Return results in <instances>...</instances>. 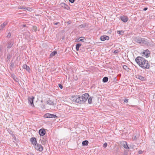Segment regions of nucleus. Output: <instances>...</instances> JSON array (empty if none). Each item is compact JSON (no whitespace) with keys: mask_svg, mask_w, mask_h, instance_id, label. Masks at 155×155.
Masks as SVG:
<instances>
[{"mask_svg":"<svg viewBox=\"0 0 155 155\" xmlns=\"http://www.w3.org/2000/svg\"><path fill=\"white\" fill-rule=\"evenodd\" d=\"M123 155H127V153L126 152H124Z\"/></svg>","mask_w":155,"mask_h":155,"instance_id":"47","label":"nucleus"},{"mask_svg":"<svg viewBox=\"0 0 155 155\" xmlns=\"http://www.w3.org/2000/svg\"><path fill=\"white\" fill-rule=\"evenodd\" d=\"M34 147L37 150L40 152L42 151L43 149V147L38 143L35 144V145H34Z\"/></svg>","mask_w":155,"mask_h":155,"instance_id":"3","label":"nucleus"},{"mask_svg":"<svg viewBox=\"0 0 155 155\" xmlns=\"http://www.w3.org/2000/svg\"><path fill=\"white\" fill-rule=\"evenodd\" d=\"M15 81H17V80H15Z\"/></svg>","mask_w":155,"mask_h":155,"instance_id":"50","label":"nucleus"},{"mask_svg":"<svg viewBox=\"0 0 155 155\" xmlns=\"http://www.w3.org/2000/svg\"><path fill=\"white\" fill-rule=\"evenodd\" d=\"M60 5L61 7L67 10H69L70 8V7L64 3H61L60 4Z\"/></svg>","mask_w":155,"mask_h":155,"instance_id":"8","label":"nucleus"},{"mask_svg":"<svg viewBox=\"0 0 155 155\" xmlns=\"http://www.w3.org/2000/svg\"><path fill=\"white\" fill-rule=\"evenodd\" d=\"M7 24V22L5 21L1 25V28L0 29V30H2L3 29V28H4Z\"/></svg>","mask_w":155,"mask_h":155,"instance_id":"17","label":"nucleus"},{"mask_svg":"<svg viewBox=\"0 0 155 155\" xmlns=\"http://www.w3.org/2000/svg\"><path fill=\"white\" fill-rule=\"evenodd\" d=\"M93 97L91 96L90 97H89L88 99V102L89 104L92 103V99L93 98Z\"/></svg>","mask_w":155,"mask_h":155,"instance_id":"21","label":"nucleus"},{"mask_svg":"<svg viewBox=\"0 0 155 155\" xmlns=\"http://www.w3.org/2000/svg\"><path fill=\"white\" fill-rule=\"evenodd\" d=\"M122 144L123 145V147L126 149H129V148L128 147L127 143V142L125 141H123L122 143Z\"/></svg>","mask_w":155,"mask_h":155,"instance_id":"13","label":"nucleus"},{"mask_svg":"<svg viewBox=\"0 0 155 155\" xmlns=\"http://www.w3.org/2000/svg\"><path fill=\"white\" fill-rule=\"evenodd\" d=\"M32 30L36 32L37 30V27L36 26H33L32 27Z\"/></svg>","mask_w":155,"mask_h":155,"instance_id":"29","label":"nucleus"},{"mask_svg":"<svg viewBox=\"0 0 155 155\" xmlns=\"http://www.w3.org/2000/svg\"><path fill=\"white\" fill-rule=\"evenodd\" d=\"M124 102L125 103H127L128 102V100L127 99H125L124 100Z\"/></svg>","mask_w":155,"mask_h":155,"instance_id":"43","label":"nucleus"},{"mask_svg":"<svg viewBox=\"0 0 155 155\" xmlns=\"http://www.w3.org/2000/svg\"><path fill=\"white\" fill-rule=\"evenodd\" d=\"M14 44V42L13 41H11L8 42V46H7V48H10Z\"/></svg>","mask_w":155,"mask_h":155,"instance_id":"15","label":"nucleus"},{"mask_svg":"<svg viewBox=\"0 0 155 155\" xmlns=\"http://www.w3.org/2000/svg\"><path fill=\"white\" fill-rule=\"evenodd\" d=\"M23 68L28 71L30 69V68L26 64L22 66Z\"/></svg>","mask_w":155,"mask_h":155,"instance_id":"22","label":"nucleus"},{"mask_svg":"<svg viewBox=\"0 0 155 155\" xmlns=\"http://www.w3.org/2000/svg\"><path fill=\"white\" fill-rule=\"evenodd\" d=\"M57 52L56 51H54L51 53L50 56L51 57H52L57 54Z\"/></svg>","mask_w":155,"mask_h":155,"instance_id":"24","label":"nucleus"},{"mask_svg":"<svg viewBox=\"0 0 155 155\" xmlns=\"http://www.w3.org/2000/svg\"><path fill=\"white\" fill-rule=\"evenodd\" d=\"M81 47V45L80 43L77 44L76 45V48L77 51H78L79 50V48H80Z\"/></svg>","mask_w":155,"mask_h":155,"instance_id":"16","label":"nucleus"},{"mask_svg":"<svg viewBox=\"0 0 155 155\" xmlns=\"http://www.w3.org/2000/svg\"><path fill=\"white\" fill-rule=\"evenodd\" d=\"M22 26L23 27H25L26 26V25H23Z\"/></svg>","mask_w":155,"mask_h":155,"instance_id":"48","label":"nucleus"},{"mask_svg":"<svg viewBox=\"0 0 155 155\" xmlns=\"http://www.w3.org/2000/svg\"><path fill=\"white\" fill-rule=\"evenodd\" d=\"M117 81V78L116 77L114 78L113 79V81L114 82H116Z\"/></svg>","mask_w":155,"mask_h":155,"instance_id":"39","label":"nucleus"},{"mask_svg":"<svg viewBox=\"0 0 155 155\" xmlns=\"http://www.w3.org/2000/svg\"><path fill=\"white\" fill-rule=\"evenodd\" d=\"M120 19L124 22H127L128 20V18L127 16H122L120 17Z\"/></svg>","mask_w":155,"mask_h":155,"instance_id":"11","label":"nucleus"},{"mask_svg":"<svg viewBox=\"0 0 155 155\" xmlns=\"http://www.w3.org/2000/svg\"><path fill=\"white\" fill-rule=\"evenodd\" d=\"M89 142L87 140H85L82 142V144L83 146H86L88 145Z\"/></svg>","mask_w":155,"mask_h":155,"instance_id":"20","label":"nucleus"},{"mask_svg":"<svg viewBox=\"0 0 155 155\" xmlns=\"http://www.w3.org/2000/svg\"><path fill=\"white\" fill-rule=\"evenodd\" d=\"M69 1L71 3H72L74 2L75 0H69Z\"/></svg>","mask_w":155,"mask_h":155,"instance_id":"41","label":"nucleus"},{"mask_svg":"<svg viewBox=\"0 0 155 155\" xmlns=\"http://www.w3.org/2000/svg\"><path fill=\"white\" fill-rule=\"evenodd\" d=\"M141 39L142 38L139 37H135L134 38V41L139 44H141Z\"/></svg>","mask_w":155,"mask_h":155,"instance_id":"9","label":"nucleus"},{"mask_svg":"<svg viewBox=\"0 0 155 155\" xmlns=\"http://www.w3.org/2000/svg\"><path fill=\"white\" fill-rule=\"evenodd\" d=\"M107 143H105L104 144L103 146L105 148V147H106L107 146Z\"/></svg>","mask_w":155,"mask_h":155,"instance_id":"36","label":"nucleus"},{"mask_svg":"<svg viewBox=\"0 0 155 155\" xmlns=\"http://www.w3.org/2000/svg\"><path fill=\"white\" fill-rule=\"evenodd\" d=\"M40 140L42 144L44 145L47 143L48 141L46 137L45 136L40 137Z\"/></svg>","mask_w":155,"mask_h":155,"instance_id":"5","label":"nucleus"},{"mask_svg":"<svg viewBox=\"0 0 155 155\" xmlns=\"http://www.w3.org/2000/svg\"><path fill=\"white\" fill-rule=\"evenodd\" d=\"M30 140L33 145H35V144L37 143L36 139L35 137H32Z\"/></svg>","mask_w":155,"mask_h":155,"instance_id":"14","label":"nucleus"},{"mask_svg":"<svg viewBox=\"0 0 155 155\" xmlns=\"http://www.w3.org/2000/svg\"><path fill=\"white\" fill-rule=\"evenodd\" d=\"M143 153V151H142L141 150H139V151H138V153L139 154H142V153Z\"/></svg>","mask_w":155,"mask_h":155,"instance_id":"40","label":"nucleus"},{"mask_svg":"<svg viewBox=\"0 0 155 155\" xmlns=\"http://www.w3.org/2000/svg\"><path fill=\"white\" fill-rule=\"evenodd\" d=\"M89 95L88 93H86L83 94L81 96H74L71 97V99L74 102L80 104H83L86 101Z\"/></svg>","mask_w":155,"mask_h":155,"instance_id":"2","label":"nucleus"},{"mask_svg":"<svg viewBox=\"0 0 155 155\" xmlns=\"http://www.w3.org/2000/svg\"><path fill=\"white\" fill-rule=\"evenodd\" d=\"M60 23L59 22H54L53 24L55 25H57L58 24H59Z\"/></svg>","mask_w":155,"mask_h":155,"instance_id":"38","label":"nucleus"},{"mask_svg":"<svg viewBox=\"0 0 155 155\" xmlns=\"http://www.w3.org/2000/svg\"><path fill=\"white\" fill-rule=\"evenodd\" d=\"M142 54H143L142 56L145 57L146 58H148L150 56V52L149 50L147 49L144 50Z\"/></svg>","mask_w":155,"mask_h":155,"instance_id":"4","label":"nucleus"},{"mask_svg":"<svg viewBox=\"0 0 155 155\" xmlns=\"http://www.w3.org/2000/svg\"><path fill=\"white\" fill-rule=\"evenodd\" d=\"M38 133L40 136L43 137L45 134L46 132L44 129L41 128L39 130Z\"/></svg>","mask_w":155,"mask_h":155,"instance_id":"7","label":"nucleus"},{"mask_svg":"<svg viewBox=\"0 0 155 155\" xmlns=\"http://www.w3.org/2000/svg\"><path fill=\"white\" fill-rule=\"evenodd\" d=\"M80 50H81V51L82 52H84L85 51V49L83 46H81V47L80 49Z\"/></svg>","mask_w":155,"mask_h":155,"instance_id":"30","label":"nucleus"},{"mask_svg":"<svg viewBox=\"0 0 155 155\" xmlns=\"http://www.w3.org/2000/svg\"><path fill=\"white\" fill-rule=\"evenodd\" d=\"M148 9V8H143V11H146L147 10V9Z\"/></svg>","mask_w":155,"mask_h":155,"instance_id":"46","label":"nucleus"},{"mask_svg":"<svg viewBox=\"0 0 155 155\" xmlns=\"http://www.w3.org/2000/svg\"><path fill=\"white\" fill-rule=\"evenodd\" d=\"M50 114L47 113L44 115V117L46 118H49Z\"/></svg>","mask_w":155,"mask_h":155,"instance_id":"32","label":"nucleus"},{"mask_svg":"<svg viewBox=\"0 0 155 155\" xmlns=\"http://www.w3.org/2000/svg\"><path fill=\"white\" fill-rule=\"evenodd\" d=\"M124 31L121 30V31H117V33L118 34L120 35H123L124 33Z\"/></svg>","mask_w":155,"mask_h":155,"instance_id":"28","label":"nucleus"},{"mask_svg":"<svg viewBox=\"0 0 155 155\" xmlns=\"http://www.w3.org/2000/svg\"><path fill=\"white\" fill-rule=\"evenodd\" d=\"M136 78L139 79L142 81H144L146 80V78L141 75H136Z\"/></svg>","mask_w":155,"mask_h":155,"instance_id":"12","label":"nucleus"},{"mask_svg":"<svg viewBox=\"0 0 155 155\" xmlns=\"http://www.w3.org/2000/svg\"><path fill=\"white\" fill-rule=\"evenodd\" d=\"M35 97L33 96H31V97H29L28 98V102L32 106H34L33 103Z\"/></svg>","mask_w":155,"mask_h":155,"instance_id":"6","label":"nucleus"},{"mask_svg":"<svg viewBox=\"0 0 155 155\" xmlns=\"http://www.w3.org/2000/svg\"><path fill=\"white\" fill-rule=\"evenodd\" d=\"M141 43H143L146 45L148 44L147 41L145 38H142Z\"/></svg>","mask_w":155,"mask_h":155,"instance_id":"18","label":"nucleus"},{"mask_svg":"<svg viewBox=\"0 0 155 155\" xmlns=\"http://www.w3.org/2000/svg\"><path fill=\"white\" fill-rule=\"evenodd\" d=\"M120 74H118L117 76V77H118V76H119V77H120Z\"/></svg>","mask_w":155,"mask_h":155,"instance_id":"49","label":"nucleus"},{"mask_svg":"<svg viewBox=\"0 0 155 155\" xmlns=\"http://www.w3.org/2000/svg\"><path fill=\"white\" fill-rule=\"evenodd\" d=\"M135 61L139 66L145 70L149 69L150 64L148 61L143 57L138 56L135 59Z\"/></svg>","mask_w":155,"mask_h":155,"instance_id":"1","label":"nucleus"},{"mask_svg":"<svg viewBox=\"0 0 155 155\" xmlns=\"http://www.w3.org/2000/svg\"><path fill=\"white\" fill-rule=\"evenodd\" d=\"M109 39V37L108 36L104 35L100 37V39L101 41H104L105 40H108Z\"/></svg>","mask_w":155,"mask_h":155,"instance_id":"10","label":"nucleus"},{"mask_svg":"<svg viewBox=\"0 0 155 155\" xmlns=\"http://www.w3.org/2000/svg\"><path fill=\"white\" fill-rule=\"evenodd\" d=\"M24 9H25L27 10H29V9L30 8H23Z\"/></svg>","mask_w":155,"mask_h":155,"instance_id":"45","label":"nucleus"},{"mask_svg":"<svg viewBox=\"0 0 155 155\" xmlns=\"http://www.w3.org/2000/svg\"><path fill=\"white\" fill-rule=\"evenodd\" d=\"M11 58V55L10 54H7V59L9 60Z\"/></svg>","mask_w":155,"mask_h":155,"instance_id":"33","label":"nucleus"},{"mask_svg":"<svg viewBox=\"0 0 155 155\" xmlns=\"http://www.w3.org/2000/svg\"><path fill=\"white\" fill-rule=\"evenodd\" d=\"M108 80V78L107 77H104L102 80L103 82L104 83H106L107 82Z\"/></svg>","mask_w":155,"mask_h":155,"instance_id":"26","label":"nucleus"},{"mask_svg":"<svg viewBox=\"0 0 155 155\" xmlns=\"http://www.w3.org/2000/svg\"><path fill=\"white\" fill-rule=\"evenodd\" d=\"M58 86L61 89H62L63 86L61 84H58Z\"/></svg>","mask_w":155,"mask_h":155,"instance_id":"35","label":"nucleus"},{"mask_svg":"<svg viewBox=\"0 0 155 155\" xmlns=\"http://www.w3.org/2000/svg\"><path fill=\"white\" fill-rule=\"evenodd\" d=\"M11 33H9L8 34V35H7V38H9L11 36Z\"/></svg>","mask_w":155,"mask_h":155,"instance_id":"37","label":"nucleus"},{"mask_svg":"<svg viewBox=\"0 0 155 155\" xmlns=\"http://www.w3.org/2000/svg\"><path fill=\"white\" fill-rule=\"evenodd\" d=\"M47 104L51 105H54V103L53 101L49 100L47 101Z\"/></svg>","mask_w":155,"mask_h":155,"instance_id":"27","label":"nucleus"},{"mask_svg":"<svg viewBox=\"0 0 155 155\" xmlns=\"http://www.w3.org/2000/svg\"><path fill=\"white\" fill-rule=\"evenodd\" d=\"M49 118H58V117L56 115L50 114Z\"/></svg>","mask_w":155,"mask_h":155,"instance_id":"23","label":"nucleus"},{"mask_svg":"<svg viewBox=\"0 0 155 155\" xmlns=\"http://www.w3.org/2000/svg\"><path fill=\"white\" fill-rule=\"evenodd\" d=\"M87 26V24L84 23L80 25L79 27L80 28H82L86 27Z\"/></svg>","mask_w":155,"mask_h":155,"instance_id":"25","label":"nucleus"},{"mask_svg":"<svg viewBox=\"0 0 155 155\" xmlns=\"http://www.w3.org/2000/svg\"><path fill=\"white\" fill-rule=\"evenodd\" d=\"M123 68L125 70L127 71L129 69V68L127 65H123Z\"/></svg>","mask_w":155,"mask_h":155,"instance_id":"31","label":"nucleus"},{"mask_svg":"<svg viewBox=\"0 0 155 155\" xmlns=\"http://www.w3.org/2000/svg\"><path fill=\"white\" fill-rule=\"evenodd\" d=\"M119 52V50L118 49H117V50H115L114 53L115 54H116L117 53H118Z\"/></svg>","mask_w":155,"mask_h":155,"instance_id":"34","label":"nucleus"},{"mask_svg":"<svg viewBox=\"0 0 155 155\" xmlns=\"http://www.w3.org/2000/svg\"><path fill=\"white\" fill-rule=\"evenodd\" d=\"M14 65V63L13 62L11 63V64L10 66L12 67V68H13Z\"/></svg>","mask_w":155,"mask_h":155,"instance_id":"42","label":"nucleus"},{"mask_svg":"<svg viewBox=\"0 0 155 155\" xmlns=\"http://www.w3.org/2000/svg\"><path fill=\"white\" fill-rule=\"evenodd\" d=\"M86 40L85 38L84 37H81L79 38L78 39V41H81L83 42H84L85 41V40Z\"/></svg>","mask_w":155,"mask_h":155,"instance_id":"19","label":"nucleus"},{"mask_svg":"<svg viewBox=\"0 0 155 155\" xmlns=\"http://www.w3.org/2000/svg\"><path fill=\"white\" fill-rule=\"evenodd\" d=\"M28 155H34V154L31 153H29L28 154Z\"/></svg>","mask_w":155,"mask_h":155,"instance_id":"44","label":"nucleus"}]
</instances>
